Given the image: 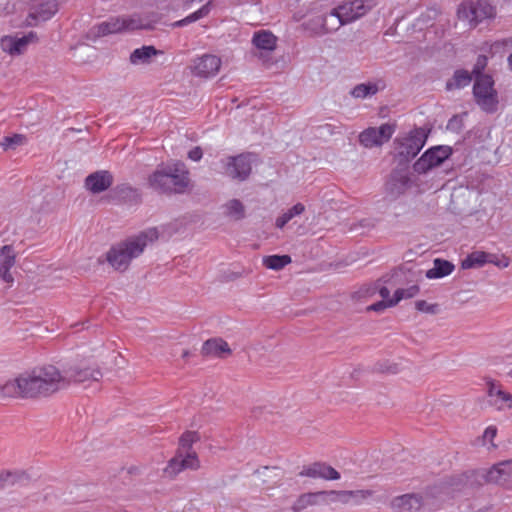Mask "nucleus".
I'll return each instance as SVG.
<instances>
[{
    "instance_id": "f257e3e1",
    "label": "nucleus",
    "mask_w": 512,
    "mask_h": 512,
    "mask_svg": "<svg viewBox=\"0 0 512 512\" xmlns=\"http://www.w3.org/2000/svg\"><path fill=\"white\" fill-rule=\"evenodd\" d=\"M100 377L101 372L98 369L82 363L71 365L63 371L54 365L38 366L0 384V398H47L68 388L72 383L97 381Z\"/></svg>"
},
{
    "instance_id": "f03ea898",
    "label": "nucleus",
    "mask_w": 512,
    "mask_h": 512,
    "mask_svg": "<svg viewBox=\"0 0 512 512\" xmlns=\"http://www.w3.org/2000/svg\"><path fill=\"white\" fill-rule=\"evenodd\" d=\"M159 237L156 228H149L137 235L128 237L124 241L112 246L106 253V261L118 271L128 269L131 261L139 257L144 249Z\"/></svg>"
},
{
    "instance_id": "7ed1b4c3",
    "label": "nucleus",
    "mask_w": 512,
    "mask_h": 512,
    "mask_svg": "<svg viewBox=\"0 0 512 512\" xmlns=\"http://www.w3.org/2000/svg\"><path fill=\"white\" fill-rule=\"evenodd\" d=\"M148 184L160 193H182L189 186V172L184 163L170 161L156 168L149 176Z\"/></svg>"
},
{
    "instance_id": "20e7f679",
    "label": "nucleus",
    "mask_w": 512,
    "mask_h": 512,
    "mask_svg": "<svg viewBox=\"0 0 512 512\" xmlns=\"http://www.w3.org/2000/svg\"><path fill=\"white\" fill-rule=\"evenodd\" d=\"M159 21L158 14L149 8L142 13H135L129 16L113 17L101 22L96 26L98 36L133 31L137 29H149Z\"/></svg>"
},
{
    "instance_id": "39448f33",
    "label": "nucleus",
    "mask_w": 512,
    "mask_h": 512,
    "mask_svg": "<svg viewBox=\"0 0 512 512\" xmlns=\"http://www.w3.org/2000/svg\"><path fill=\"white\" fill-rule=\"evenodd\" d=\"M200 440V435L196 431H186L179 439V447L173 458H171L164 468V473L169 477H174L180 472L190 469L200 468V460L197 453L192 450V445Z\"/></svg>"
},
{
    "instance_id": "423d86ee",
    "label": "nucleus",
    "mask_w": 512,
    "mask_h": 512,
    "mask_svg": "<svg viewBox=\"0 0 512 512\" xmlns=\"http://www.w3.org/2000/svg\"><path fill=\"white\" fill-rule=\"evenodd\" d=\"M473 95L477 105L483 111L493 113L498 109V93L494 87V79L492 76H475Z\"/></svg>"
},
{
    "instance_id": "0eeeda50",
    "label": "nucleus",
    "mask_w": 512,
    "mask_h": 512,
    "mask_svg": "<svg viewBox=\"0 0 512 512\" xmlns=\"http://www.w3.org/2000/svg\"><path fill=\"white\" fill-rule=\"evenodd\" d=\"M458 18L475 27L480 22L493 18L495 8L485 0H475L462 3L457 11Z\"/></svg>"
},
{
    "instance_id": "6e6552de",
    "label": "nucleus",
    "mask_w": 512,
    "mask_h": 512,
    "mask_svg": "<svg viewBox=\"0 0 512 512\" xmlns=\"http://www.w3.org/2000/svg\"><path fill=\"white\" fill-rule=\"evenodd\" d=\"M448 146H435L428 149L413 165L418 174H425L431 169L440 166L451 155Z\"/></svg>"
},
{
    "instance_id": "1a4fd4ad",
    "label": "nucleus",
    "mask_w": 512,
    "mask_h": 512,
    "mask_svg": "<svg viewBox=\"0 0 512 512\" xmlns=\"http://www.w3.org/2000/svg\"><path fill=\"white\" fill-rule=\"evenodd\" d=\"M224 174L232 179L243 181L251 173L252 160L250 155H238L222 160Z\"/></svg>"
},
{
    "instance_id": "9d476101",
    "label": "nucleus",
    "mask_w": 512,
    "mask_h": 512,
    "mask_svg": "<svg viewBox=\"0 0 512 512\" xmlns=\"http://www.w3.org/2000/svg\"><path fill=\"white\" fill-rule=\"evenodd\" d=\"M395 132V127L389 123L382 124L379 128L370 127L359 135V142L365 148L381 146L389 141Z\"/></svg>"
},
{
    "instance_id": "9b49d317",
    "label": "nucleus",
    "mask_w": 512,
    "mask_h": 512,
    "mask_svg": "<svg viewBox=\"0 0 512 512\" xmlns=\"http://www.w3.org/2000/svg\"><path fill=\"white\" fill-rule=\"evenodd\" d=\"M374 6L375 2L373 0H353L339 5L336 7V11L340 14L342 20L348 24L366 15Z\"/></svg>"
},
{
    "instance_id": "f8f14e48",
    "label": "nucleus",
    "mask_w": 512,
    "mask_h": 512,
    "mask_svg": "<svg viewBox=\"0 0 512 512\" xmlns=\"http://www.w3.org/2000/svg\"><path fill=\"white\" fill-rule=\"evenodd\" d=\"M37 41V36L34 32H29L26 35H6L0 40L1 49L10 56H19L23 54L28 46Z\"/></svg>"
},
{
    "instance_id": "ddd939ff",
    "label": "nucleus",
    "mask_w": 512,
    "mask_h": 512,
    "mask_svg": "<svg viewBox=\"0 0 512 512\" xmlns=\"http://www.w3.org/2000/svg\"><path fill=\"white\" fill-rule=\"evenodd\" d=\"M427 503L421 493H406L391 499L389 507L394 512H417Z\"/></svg>"
},
{
    "instance_id": "4468645a",
    "label": "nucleus",
    "mask_w": 512,
    "mask_h": 512,
    "mask_svg": "<svg viewBox=\"0 0 512 512\" xmlns=\"http://www.w3.org/2000/svg\"><path fill=\"white\" fill-rule=\"evenodd\" d=\"M425 142L426 135L424 131L422 129H414L400 141L398 152L405 158H413L423 148Z\"/></svg>"
},
{
    "instance_id": "2eb2a0df",
    "label": "nucleus",
    "mask_w": 512,
    "mask_h": 512,
    "mask_svg": "<svg viewBox=\"0 0 512 512\" xmlns=\"http://www.w3.org/2000/svg\"><path fill=\"white\" fill-rule=\"evenodd\" d=\"M221 67V59L216 55L205 54L193 60L191 69L199 77H213Z\"/></svg>"
},
{
    "instance_id": "dca6fc26",
    "label": "nucleus",
    "mask_w": 512,
    "mask_h": 512,
    "mask_svg": "<svg viewBox=\"0 0 512 512\" xmlns=\"http://www.w3.org/2000/svg\"><path fill=\"white\" fill-rule=\"evenodd\" d=\"M489 483L512 488V460L503 461L492 466L485 474Z\"/></svg>"
},
{
    "instance_id": "f3484780",
    "label": "nucleus",
    "mask_w": 512,
    "mask_h": 512,
    "mask_svg": "<svg viewBox=\"0 0 512 512\" xmlns=\"http://www.w3.org/2000/svg\"><path fill=\"white\" fill-rule=\"evenodd\" d=\"M312 23L314 24L312 30L317 34L335 32L346 24L336 11V8L332 9L328 14L313 19Z\"/></svg>"
},
{
    "instance_id": "a211bd4d",
    "label": "nucleus",
    "mask_w": 512,
    "mask_h": 512,
    "mask_svg": "<svg viewBox=\"0 0 512 512\" xmlns=\"http://www.w3.org/2000/svg\"><path fill=\"white\" fill-rule=\"evenodd\" d=\"M299 475L302 477L322 478L325 480L340 479V473L338 471H336L332 466L321 462H315L308 466H304L299 472Z\"/></svg>"
},
{
    "instance_id": "6ab92c4d",
    "label": "nucleus",
    "mask_w": 512,
    "mask_h": 512,
    "mask_svg": "<svg viewBox=\"0 0 512 512\" xmlns=\"http://www.w3.org/2000/svg\"><path fill=\"white\" fill-rule=\"evenodd\" d=\"M16 262V252L11 245H5L0 249V278L8 285L11 286L14 282V277L10 269L14 267Z\"/></svg>"
},
{
    "instance_id": "aec40b11",
    "label": "nucleus",
    "mask_w": 512,
    "mask_h": 512,
    "mask_svg": "<svg viewBox=\"0 0 512 512\" xmlns=\"http://www.w3.org/2000/svg\"><path fill=\"white\" fill-rule=\"evenodd\" d=\"M112 182V175L108 171L101 170L87 176L85 187L90 192L97 194L107 190Z\"/></svg>"
},
{
    "instance_id": "412c9836",
    "label": "nucleus",
    "mask_w": 512,
    "mask_h": 512,
    "mask_svg": "<svg viewBox=\"0 0 512 512\" xmlns=\"http://www.w3.org/2000/svg\"><path fill=\"white\" fill-rule=\"evenodd\" d=\"M410 186V177L407 171H394L387 182V190L390 194L397 196L403 194Z\"/></svg>"
},
{
    "instance_id": "4be33fe9",
    "label": "nucleus",
    "mask_w": 512,
    "mask_h": 512,
    "mask_svg": "<svg viewBox=\"0 0 512 512\" xmlns=\"http://www.w3.org/2000/svg\"><path fill=\"white\" fill-rule=\"evenodd\" d=\"M201 352L208 357H224L231 353V349L225 340L212 338L203 343Z\"/></svg>"
},
{
    "instance_id": "5701e85b",
    "label": "nucleus",
    "mask_w": 512,
    "mask_h": 512,
    "mask_svg": "<svg viewBox=\"0 0 512 512\" xmlns=\"http://www.w3.org/2000/svg\"><path fill=\"white\" fill-rule=\"evenodd\" d=\"M385 88L382 80L368 81L365 83L357 84L353 87L350 94L356 99H366L376 95L379 91Z\"/></svg>"
},
{
    "instance_id": "b1692460",
    "label": "nucleus",
    "mask_w": 512,
    "mask_h": 512,
    "mask_svg": "<svg viewBox=\"0 0 512 512\" xmlns=\"http://www.w3.org/2000/svg\"><path fill=\"white\" fill-rule=\"evenodd\" d=\"M203 0H160L157 2L154 13L158 14L159 20L171 10L179 8L189 9L193 4L202 2Z\"/></svg>"
},
{
    "instance_id": "393cba45",
    "label": "nucleus",
    "mask_w": 512,
    "mask_h": 512,
    "mask_svg": "<svg viewBox=\"0 0 512 512\" xmlns=\"http://www.w3.org/2000/svg\"><path fill=\"white\" fill-rule=\"evenodd\" d=\"M324 505L323 491L310 492L300 495L293 503L292 510L302 511L311 506Z\"/></svg>"
},
{
    "instance_id": "a878e982",
    "label": "nucleus",
    "mask_w": 512,
    "mask_h": 512,
    "mask_svg": "<svg viewBox=\"0 0 512 512\" xmlns=\"http://www.w3.org/2000/svg\"><path fill=\"white\" fill-rule=\"evenodd\" d=\"M454 268L451 262L437 258L433 261V267L426 271V277L428 279L443 278L450 275Z\"/></svg>"
},
{
    "instance_id": "bb28decb",
    "label": "nucleus",
    "mask_w": 512,
    "mask_h": 512,
    "mask_svg": "<svg viewBox=\"0 0 512 512\" xmlns=\"http://www.w3.org/2000/svg\"><path fill=\"white\" fill-rule=\"evenodd\" d=\"M489 256L487 252L484 251H473L466 256L465 259L461 262L462 269H474L483 267L489 261Z\"/></svg>"
},
{
    "instance_id": "cd10ccee",
    "label": "nucleus",
    "mask_w": 512,
    "mask_h": 512,
    "mask_svg": "<svg viewBox=\"0 0 512 512\" xmlns=\"http://www.w3.org/2000/svg\"><path fill=\"white\" fill-rule=\"evenodd\" d=\"M276 37L268 31H260L254 34L252 42L260 50L272 51L276 47Z\"/></svg>"
},
{
    "instance_id": "c85d7f7f",
    "label": "nucleus",
    "mask_w": 512,
    "mask_h": 512,
    "mask_svg": "<svg viewBox=\"0 0 512 512\" xmlns=\"http://www.w3.org/2000/svg\"><path fill=\"white\" fill-rule=\"evenodd\" d=\"M157 54V50L153 46H143L135 49L130 55L132 64H145L148 63L151 57Z\"/></svg>"
},
{
    "instance_id": "c756f323",
    "label": "nucleus",
    "mask_w": 512,
    "mask_h": 512,
    "mask_svg": "<svg viewBox=\"0 0 512 512\" xmlns=\"http://www.w3.org/2000/svg\"><path fill=\"white\" fill-rule=\"evenodd\" d=\"M262 262L266 268L278 271L291 263V257L288 255H270L264 257Z\"/></svg>"
},
{
    "instance_id": "7c9ffc66",
    "label": "nucleus",
    "mask_w": 512,
    "mask_h": 512,
    "mask_svg": "<svg viewBox=\"0 0 512 512\" xmlns=\"http://www.w3.org/2000/svg\"><path fill=\"white\" fill-rule=\"evenodd\" d=\"M324 505L332 503L350 504V496L348 490H331L323 491Z\"/></svg>"
},
{
    "instance_id": "2f4dec72",
    "label": "nucleus",
    "mask_w": 512,
    "mask_h": 512,
    "mask_svg": "<svg viewBox=\"0 0 512 512\" xmlns=\"http://www.w3.org/2000/svg\"><path fill=\"white\" fill-rule=\"evenodd\" d=\"M211 11V2H207L205 5H203L201 8H199L197 11L191 13L187 17L175 22L173 26L176 27H182L185 25H188L190 23L196 22L199 19H202L206 17Z\"/></svg>"
},
{
    "instance_id": "473e14b6",
    "label": "nucleus",
    "mask_w": 512,
    "mask_h": 512,
    "mask_svg": "<svg viewBox=\"0 0 512 512\" xmlns=\"http://www.w3.org/2000/svg\"><path fill=\"white\" fill-rule=\"evenodd\" d=\"M304 211L305 206L302 203H296L276 219V227L282 229L290 220L301 215Z\"/></svg>"
},
{
    "instance_id": "72a5a7b5",
    "label": "nucleus",
    "mask_w": 512,
    "mask_h": 512,
    "mask_svg": "<svg viewBox=\"0 0 512 512\" xmlns=\"http://www.w3.org/2000/svg\"><path fill=\"white\" fill-rule=\"evenodd\" d=\"M471 79V75L469 74L468 71L457 70L454 73L453 78L449 82H447L446 87L448 90L460 89L468 86L471 82Z\"/></svg>"
},
{
    "instance_id": "f704fd0d",
    "label": "nucleus",
    "mask_w": 512,
    "mask_h": 512,
    "mask_svg": "<svg viewBox=\"0 0 512 512\" xmlns=\"http://www.w3.org/2000/svg\"><path fill=\"white\" fill-rule=\"evenodd\" d=\"M224 213L230 218L239 220L245 215V208L241 201L237 199L229 200L224 205Z\"/></svg>"
},
{
    "instance_id": "c9c22d12",
    "label": "nucleus",
    "mask_w": 512,
    "mask_h": 512,
    "mask_svg": "<svg viewBox=\"0 0 512 512\" xmlns=\"http://www.w3.org/2000/svg\"><path fill=\"white\" fill-rule=\"evenodd\" d=\"M489 404L497 411L512 409V394L505 391L500 394L498 393L497 397L489 400Z\"/></svg>"
},
{
    "instance_id": "e433bc0d",
    "label": "nucleus",
    "mask_w": 512,
    "mask_h": 512,
    "mask_svg": "<svg viewBox=\"0 0 512 512\" xmlns=\"http://www.w3.org/2000/svg\"><path fill=\"white\" fill-rule=\"evenodd\" d=\"M26 143L25 136L21 134H14L12 136H7L2 139L0 142V146L4 150L15 149L18 146L24 145Z\"/></svg>"
},
{
    "instance_id": "4c0bfd02",
    "label": "nucleus",
    "mask_w": 512,
    "mask_h": 512,
    "mask_svg": "<svg viewBox=\"0 0 512 512\" xmlns=\"http://www.w3.org/2000/svg\"><path fill=\"white\" fill-rule=\"evenodd\" d=\"M497 435V427L495 425L488 426L481 437L482 445L487 448V450L496 449L497 445L493 442L494 438Z\"/></svg>"
},
{
    "instance_id": "58836bf2",
    "label": "nucleus",
    "mask_w": 512,
    "mask_h": 512,
    "mask_svg": "<svg viewBox=\"0 0 512 512\" xmlns=\"http://www.w3.org/2000/svg\"><path fill=\"white\" fill-rule=\"evenodd\" d=\"M419 292V288L416 285L410 286L407 289H397L394 293L393 299L390 304H397L399 301L405 298H412Z\"/></svg>"
},
{
    "instance_id": "ea45409f",
    "label": "nucleus",
    "mask_w": 512,
    "mask_h": 512,
    "mask_svg": "<svg viewBox=\"0 0 512 512\" xmlns=\"http://www.w3.org/2000/svg\"><path fill=\"white\" fill-rule=\"evenodd\" d=\"M349 496H350V504L359 505L363 501L372 497L373 491L369 490V489L352 490V491H349Z\"/></svg>"
},
{
    "instance_id": "a19ab883",
    "label": "nucleus",
    "mask_w": 512,
    "mask_h": 512,
    "mask_svg": "<svg viewBox=\"0 0 512 512\" xmlns=\"http://www.w3.org/2000/svg\"><path fill=\"white\" fill-rule=\"evenodd\" d=\"M512 47V39L497 40L490 44V52L492 54L503 53Z\"/></svg>"
},
{
    "instance_id": "79ce46f5",
    "label": "nucleus",
    "mask_w": 512,
    "mask_h": 512,
    "mask_svg": "<svg viewBox=\"0 0 512 512\" xmlns=\"http://www.w3.org/2000/svg\"><path fill=\"white\" fill-rule=\"evenodd\" d=\"M488 256L490 258H489V261H487V264L488 263L494 264L495 266H497L499 268H506L510 264L509 258L504 255L498 256L496 254L488 253Z\"/></svg>"
},
{
    "instance_id": "37998d69",
    "label": "nucleus",
    "mask_w": 512,
    "mask_h": 512,
    "mask_svg": "<svg viewBox=\"0 0 512 512\" xmlns=\"http://www.w3.org/2000/svg\"><path fill=\"white\" fill-rule=\"evenodd\" d=\"M47 9H44V6L41 8V10L38 12V15L35 16L39 20H47L51 18L56 13V5L54 3L46 4L45 5Z\"/></svg>"
},
{
    "instance_id": "c03bdc74",
    "label": "nucleus",
    "mask_w": 512,
    "mask_h": 512,
    "mask_svg": "<svg viewBox=\"0 0 512 512\" xmlns=\"http://www.w3.org/2000/svg\"><path fill=\"white\" fill-rule=\"evenodd\" d=\"M416 309L421 312L433 314L437 311V305L430 304L424 300H420L416 302Z\"/></svg>"
},
{
    "instance_id": "a18cd8bd",
    "label": "nucleus",
    "mask_w": 512,
    "mask_h": 512,
    "mask_svg": "<svg viewBox=\"0 0 512 512\" xmlns=\"http://www.w3.org/2000/svg\"><path fill=\"white\" fill-rule=\"evenodd\" d=\"M486 65H487V57L479 56L475 63V66L473 68V73L475 74V76L484 75L482 73V71L485 69Z\"/></svg>"
},
{
    "instance_id": "49530a36",
    "label": "nucleus",
    "mask_w": 512,
    "mask_h": 512,
    "mask_svg": "<svg viewBox=\"0 0 512 512\" xmlns=\"http://www.w3.org/2000/svg\"><path fill=\"white\" fill-rule=\"evenodd\" d=\"M392 301V299L390 300H387V301H380V302H377L375 304H372L371 306H369V310H373V311H382L384 310L385 308L387 307H392L394 306L395 304H390V302Z\"/></svg>"
},
{
    "instance_id": "de8ad7c7",
    "label": "nucleus",
    "mask_w": 512,
    "mask_h": 512,
    "mask_svg": "<svg viewBox=\"0 0 512 512\" xmlns=\"http://www.w3.org/2000/svg\"><path fill=\"white\" fill-rule=\"evenodd\" d=\"M502 392H504V391L498 385H496L495 383H490L489 384V387H488V397H489V400H491L494 397H497L498 393L500 394Z\"/></svg>"
},
{
    "instance_id": "09e8293b",
    "label": "nucleus",
    "mask_w": 512,
    "mask_h": 512,
    "mask_svg": "<svg viewBox=\"0 0 512 512\" xmlns=\"http://www.w3.org/2000/svg\"><path fill=\"white\" fill-rule=\"evenodd\" d=\"M203 156L202 150L200 147H195L188 152V158L192 161H199Z\"/></svg>"
},
{
    "instance_id": "8fccbe9b",
    "label": "nucleus",
    "mask_w": 512,
    "mask_h": 512,
    "mask_svg": "<svg viewBox=\"0 0 512 512\" xmlns=\"http://www.w3.org/2000/svg\"><path fill=\"white\" fill-rule=\"evenodd\" d=\"M379 295H380V296H381V298L383 299L382 301H387V300L392 299V298L390 297V291H389V289H388V288H386V287H381V288L379 289Z\"/></svg>"
},
{
    "instance_id": "3c124183",
    "label": "nucleus",
    "mask_w": 512,
    "mask_h": 512,
    "mask_svg": "<svg viewBox=\"0 0 512 512\" xmlns=\"http://www.w3.org/2000/svg\"><path fill=\"white\" fill-rule=\"evenodd\" d=\"M11 475L9 473L0 472V487L4 486L10 481Z\"/></svg>"
},
{
    "instance_id": "603ef678",
    "label": "nucleus",
    "mask_w": 512,
    "mask_h": 512,
    "mask_svg": "<svg viewBox=\"0 0 512 512\" xmlns=\"http://www.w3.org/2000/svg\"><path fill=\"white\" fill-rule=\"evenodd\" d=\"M508 67L512 71V53L508 56Z\"/></svg>"
},
{
    "instance_id": "864d4df0",
    "label": "nucleus",
    "mask_w": 512,
    "mask_h": 512,
    "mask_svg": "<svg viewBox=\"0 0 512 512\" xmlns=\"http://www.w3.org/2000/svg\"><path fill=\"white\" fill-rule=\"evenodd\" d=\"M189 355V352L188 351H184L183 352V357H187Z\"/></svg>"
},
{
    "instance_id": "5fc2aeb1",
    "label": "nucleus",
    "mask_w": 512,
    "mask_h": 512,
    "mask_svg": "<svg viewBox=\"0 0 512 512\" xmlns=\"http://www.w3.org/2000/svg\"><path fill=\"white\" fill-rule=\"evenodd\" d=\"M508 376L512 378V369L508 372Z\"/></svg>"
}]
</instances>
